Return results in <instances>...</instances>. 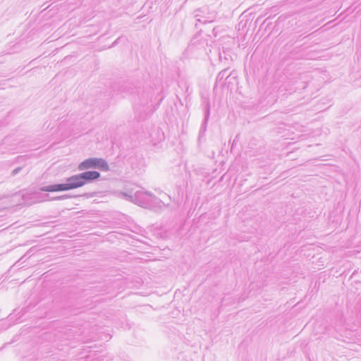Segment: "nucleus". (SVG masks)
<instances>
[{"label":"nucleus","mask_w":361,"mask_h":361,"mask_svg":"<svg viewBox=\"0 0 361 361\" xmlns=\"http://www.w3.org/2000/svg\"><path fill=\"white\" fill-rule=\"evenodd\" d=\"M99 169L102 171H108L109 166L107 161L102 158L91 157L80 162L78 166L79 171L88 169Z\"/></svg>","instance_id":"f257e3e1"},{"label":"nucleus","mask_w":361,"mask_h":361,"mask_svg":"<svg viewBox=\"0 0 361 361\" xmlns=\"http://www.w3.org/2000/svg\"><path fill=\"white\" fill-rule=\"evenodd\" d=\"M101 174L97 171H86L71 176L75 188H80L86 184L91 183L99 178Z\"/></svg>","instance_id":"f03ea898"},{"label":"nucleus","mask_w":361,"mask_h":361,"mask_svg":"<svg viewBox=\"0 0 361 361\" xmlns=\"http://www.w3.org/2000/svg\"><path fill=\"white\" fill-rule=\"evenodd\" d=\"M124 195L126 197L128 200L131 201L138 205H142L147 202L148 200L147 199V196L152 197L153 202L156 204H158L159 206H161V204H164V202L160 199L155 197L151 192L149 191L138 190L136 191L134 194L124 193Z\"/></svg>","instance_id":"7ed1b4c3"},{"label":"nucleus","mask_w":361,"mask_h":361,"mask_svg":"<svg viewBox=\"0 0 361 361\" xmlns=\"http://www.w3.org/2000/svg\"><path fill=\"white\" fill-rule=\"evenodd\" d=\"M75 189L71 176L66 178L65 183L51 184L41 187L40 191L42 192H61Z\"/></svg>","instance_id":"20e7f679"},{"label":"nucleus","mask_w":361,"mask_h":361,"mask_svg":"<svg viewBox=\"0 0 361 361\" xmlns=\"http://www.w3.org/2000/svg\"><path fill=\"white\" fill-rule=\"evenodd\" d=\"M194 18H196L197 23H195V27H197V23L205 24L207 23L213 22L215 18V14L214 13H209L208 8L204 7L195 10L194 11Z\"/></svg>","instance_id":"39448f33"},{"label":"nucleus","mask_w":361,"mask_h":361,"mask_svg":"<svg viewBox=\"0 0 361 361\" xmlns=\"http://www.w3.org/2000/svg\"><path fill=\"white\" fill-rule=\"evenodd\" d=\"M204 118L199 130V138L203 137L207 130V126L210 116V101L209 99L204 98L202 102Z\"/></svg>","instance_id":"423d86ee"},{"label":"nucleus","mask_w":361,"mask_h":361,"mask_svg":"<svg viewBox=\"0 0 361 361\" xmlns=\"http://www.w3.org/2000/svg\"><path fill=\"white\" fill-rule=\"evenodd\" d=\"M149 106H146L145 105H143L141 106V105H136L135 106V111L137 115L136 116L138 121H143L147 118L148 113L147 111L148 110Z\"/></svg>","instance_id":"0eeeda50"},{"label":"nucleus","mask_w":361,"mask_h":361,"mask_svg":"<svg viewBox=\"0 0 361 361\" xmlns=\"http://www.w3.org/2000/svg\"><path fill=\"white\" fill-rule=\"evenodd\" d=\"M231 73H228V68H225L224 70H222L221 71H220L217 76H216V82H221L226 80H227L230 76H231Z\"/></svg>","instance_id":"6e6552de"},{"label":"nucleus","mask_w":361,"mask_h":361,"mask_svg":"<svg viewBox=\"0 0 361 361\" xmlns=\"http://www.w3.org/2000/svg\"><path fill=\"white\" fill-rule=\"evenodd\" d=\"M44 197L47 198L46 200L55 201V200H66V199L70 197V196L68 195H63L56 196V197H49V195L46 194V195H44Z\"/></svg>","instance_id":"1a4fd4ad"},{"label":"nucleus","mask_w":361,"mask_h":361,"mask_svg":"<svg viewBox=\"0 0 361 361\" xmlns=\"http://www.w3.org/2000/svg\"><path fill=\"white\" fill-rule=\"evenodd\" d=\"M22 169H23V167H21V166L16 168L15 169H13L12 171L11 175L13 176L17 175L18 173H20Z\"/></svg>","instance_id":"9d476101"},{"label":"nucleus","mask_w":361,"mask_h":361,"mask_svg":"<svg viewBox=\"0 0 361 361\" xmlns=\"http://www.w3.org/2000/svg\"><path fill=\"white\" fill-rule=\"evenodd\" d=\"M105 356L103 355H99L97 357L92 360V361H104Z\"/></svg>","instance_id":"9b49d317"},{"label":"nucleus","mask_w":361,"mask_h":361,"mask_svg":"<svg viewBox=\"0 0 361 361\" xmlns=\"http://www.w3.org/2000/svg\"><path fill=\"white\" fill-rule=\"evenodd\" d=\"M195 43H196V41L195 40V39H192L191 40L190 44L188 46V49L189 50H193V49H194V47L195 46Z\"/></svg>","instance_id":"f8f14e48"},{"label":"nucleus","mask_w":361,"mask_h":361,"mask_svg":"<svg viewBox=\"0 0 361 361\" xmlns=\"http://www.w3.org/2000/svg\"><path fill=\"white\" fill-rule=\"evenodd\" d=\"M119 39H120V38H118L117 39H116L114 41V42L113 43L112 46H115L116 44H117L118 43Z\"/></svg>","instance_id":"ddd939ff"},{"label":"nucleus","mask_w":361,"mask_h":361,"mask_svg":"<svg viewBox=\"0 0 361 361\" xmlns=\"http://www.w3.org/2000/svg\"><path fill=\"white\" fill-rule=\"evenodd\" d=\"M304 83H305V85L301 87L302 89H305V88H306V87H307V81H305V82H304Z\"/></svg>","instance_id":"4468645a"},{"label":"nucleus","mask_w":361,"mask_h":361,"mask_svg":"<svg viewBox=\"0 0 361 361\" xmlns=\"http://www.w3.org/2000/svg\"><path fill=\"white\" fill-rule=\"evenodd\" d=\"M238 137V135H237L235 137V138L234 139L233 142V144H232V147H233V145L235 144V140Z\"/></svg>","instance_id":"2eb2a0df"},{"label":"nucleus","mask_w":361,"mask_h":361,"mask_svg":"<svg viewBox=\"0 0 361 361\" xmlns=\"http://www.w3.org/2000/svg\"><path fill=\"white\" fill-rule=\"evenodd\" d=\"M307 75L304 74V75L302 78H306Z\"/></svg>","instance_id":"dca6fc26"}]
</instances>
